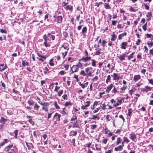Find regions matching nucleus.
I'll return each mask as SVG.
<instances>
[{
  "label": "nucleus",
  "instance_id": "1",
  "mask_svg": "<svg viewBox=\"0 0 153 153\" xmlns=\"http://www.w3.org/2000/svg\"><path fill=\"white\" fill-rule=\"evenodd\" d=\"M43 38L44 40H46L48 41L53 40L55 39V36L51 35L49 33L47 35L45 34L43 36Z\"/></svg>",
  "mask_w": 153,
  "mask_h": 153
},
{
  "label": "nucleus",
  "instance_id": "2",
  "mask_svg": "<svg viewBox=\"0 0 153 153\" xmlns=\"http://www.w3.org/2000/svg\"><path fill=\"white\" fill-rule=\"evenodd\" d=\"M71 69L72 71V73L71 74L73 73L78 71L79 70V68L77 65H74L71 68Z\"/></svg>",
  "mask_w": 153,
  "mask_h": 153
},
{
  "label": "nucleus",
  "instance_id": "3",
  "mask_svg": "<svg viewBox=\"0 0 153 153\" xmlns=\"http://www.w3.org/2000/svg\"><path fill=\"white\" fill-rule=\"evenodd\" d=\"M61 115L60 114H58L57 113H56L54 114L53 117V120H54V118H56V121H59L60 120V118Z\"/></svg>",
  "mask_w": 153,
  "mask_h": 153
},
{
  "label": "nucleus",
  "instance_id": "4",
  "mask_svg": "<svg viewBox=\"0 0 153 153\" xmlns=\"http://www.w3.org/2000/svg\"><path fill=\"white\" fill-rule=\"evenodd\" d=\"M54 17L56 18V21L58 23H60L62 22V16H54Z\"/></svg>",
  "mask_w": 153,
  "mask_h": 153
},
{
  "label": "nucleus",
  "instance_id": "5",
  "mask_svg": "<svg viewBox=\"0 0 153 153\" xmlns=\"http://www.w3.org/2000/svg\"><path fill=\"white\" fill-rule=\"evenodd\" d=\"M87 28L86 26L84 27L82 29V32L81 33L82 34L84 37H86V33L87 31Z\"/></svg>",
  "mask_w": 153,
  "mask_h": 153
},
{
  "label": "nucleus",
  "instance_id": "6",
  "mask_svg": "<svg viewBox=\"0 0 153 153\" xmlns=\"http://www.w3.org/2000/svg\"><path fill=\"white\" fill-rule=\"evenodd\" d=\"M112 76L113 77V80H118L120 79V76H119L118 74L114 73L112 75Z\"/></svg>",
  "mask_w": 153,
  "mask_h": 153
},
{
  "label": "nucleus",
  "instance_id": "7",
  "mask_svg": "<svg viewBox=\"0 0 153 153\" xmlns=\"http://www.w3.org/2000/svg\"><path fill=\"white\" fill-rule=\"evenodd\" d=\"M69 48L66 45H62V47L60 48V50L62 51H68Z\"/></svg>",
  "mask_w": 153,
  "mask_h": 153
},
{
  "label": "nucleus",
  "instance_id": "8",
  "mask_svg": "<svg viewBox=\"0 0 153 153\" xmlns=\"http://www.w3.org/2000/svg\"><path fill=\"white\" fill-rule=\"evenodd\" d=\"M127 43L126 42H122L121 44V48L122 49H125L127 46Z\"/></svg>",
  "mask_w": 153,
  "mask_h": 153
},
{
  "label": "nucleus",
  "instance_id": "9",
  "mask_svg": "<svg viewBox=\"0 0 153 153\" xmlns=\"http://www.w3.org/2000/svg\"><path fill=\"white\" fill-rule=\"evenodd\" d=\"M113 86L112 84H110L109 86H108L106 90V92L107 93H108L111 90L113 87Z\"/></svg>",
  "mask_w": 153,
  "mask_h": 153
},
{
  "label": "nucleus",
  "instance_id": "10",
  "mask_svg": "<svg viewBox=\"0 0 153 153\" xmlns=\"http://www.w3.org/2000/svg\"><path fill=\"white\" fill-rule=\"evenodd\" d=\"M126 55L125 53H123L120 56H118V57L120 59L121 61H122L125 59V56Z\"/></svg>",
  "mask_w": 153,
  "mask_h": 153
},
{
  "label": "nucleus",
  "instance_id": "11",
  "mask_svg": "<svg viewBox=\"0 0 153 153\" xmlns=\"http://www.w3.org/2000/svg\"><path fill=\"white\" fill-rule=\"evenodd\" d=\"M88 82H87L85 83L82 84L81 82H79V85L83 89H84L85 87L87 86L88 84Z\"/></svg>",
  "mask_w": 153,
  "mask_h": 153
},
{
  "label": "nucleus",
  "instance_id": "12",
  "mask_svg": "<svg viewBox=\"0 0 153 153\" xmlns=\"http://www.w3.org/2000/svg\"><path fill=\"white\" fill-rule=\"evenodd\" d=\"M140 79V76L139 75H134V80L136 82Z\"/></svg>",
  "mask_w": 153,
  "mask_h": 153
},
{
  "label": "nucleus",
  "instance_id": "13",
  "mask_svg": "<svg viewBox=\"0 0 153 153\" xmlns=\"http://www.w3.org/2000/svg\"><path fill=\"white\" fill-rule=\"evenodd\" d=\"M123 149V147L120 145L118 146L117 147H115L114 150L115 151H121Z\"/></svg>",
  "mask_w": 153,
  "mask_h": 153
},
{
  "label": "nucleus",
  "instance_id": "14",
  "mask_svg": "<svg viewBox=\"0 0 153 153\" xmlns=\"http://www.w3.org/2000/svg\"><path fill=\"white\" fill-rule=\"evenodd\" d=\"M122 103V100L121 99L119 100H117V103L114 104V106L116 107L121 104Z\"/></svg>",
  "mask_w": 153,
  "mask_h": 153
},
{
  "label": "nucleus",
  "instance_id": "15",
  "mask_svg": "<svg viewBox=\"0 0 153 153\" xmlns=\"http://www.w3.org/2000/svg\"><path fill=\"white\" fill-rule=\"evenodd\" d=\"M127 35L126 32H124L123 33L119 35L118 36V39L119 40H121L122 38V37L124 36H126Z\"/></svg>",
  "mask_w": 153,
  "mask_h": 153
},
{
  "label": "nucleus",
  "instance_id": "16",
  "mask_svg": "<svg viewBox=\"0 0 153 153\" xmlns=\"http://www.w3.org/2000/svg\"><path fill=\"white\" fill-rule=\"evenodd\" d=\"M89 118L92 120H95L96 119L99 120L100 119V117L98 116V114H97V115H92V117H89Z\"/></svg>",
  "mask_w": 153,
  "mask_h": 153
},
{
  "label": "nucleus",
  "instance_id": "17",
  "mask_svg": "<svg viewBox=\"0 0 153 153\" xmlns=\"http://www.w3.org/2000/svg\"><path fill=\"white\" fill-rule=\"evenodd\" d=\"M72 127L73 128L76 127V128H79V126L78 125V123H77V120H76L75 121H74L73 123V125Z\"/></svg>",
  "mask_w": 153,
  "mask_h": 153
},
{
  "label": "nucleus",
  "instance_id": "18",
  "mask_svg": "<svg viewBox=\"0 0 153 153\" xmlns=\"http://www.w3.org/2000/svg\"><path fill=\"white\" fill-rule=\"evenodd\" d=\"M44 45L46 47H50V46L49 43L48 42V40H45V42H44Z\"/></svg>",
  "mask_w": 153,
  "mask_h": 153
},
{
  "label": "nucleus",
  "instance_id": "19",
  "mask_svg": "<svg viewBox=\"0 0 153 153\" xmlns=\"http://www.w3.org/2000/svg\"><path fill=\"white\" fill-rule=\"evenodd\" d=\"M126 86L124 85H123V87L120 88L121 91H120V93H124L125 92V90L126 89Z\"/></svg>",
  "mask_w": 153,
  "mask_h": 153
},
{
  "label": "nucleus",
  "instance_id": "20",
  "mask_svg": "<svg viewBox=\"0 0 153 153\" xmlns=\"http://www.w3.org/2000/svg\"><path fill=\"white\" fill-rule=\"evenodd\" d=\"M104 7L106 9H111V7L108 3H106L104 4Z\"/></svg>",
  "mask_w": 153,
  "mask_h": 153
},
{
  "label": "nucleus",
  "instance_id": "21",
  "mask_svg": "<svg viewBox=\"0 0 153 153\" xmlns=\"http://www.w3.org/2000/svg\"><path fill=\"white\" fill-rule=\"evenodd\" d=\"M145 88H145L143 89V91L146 92H147L148 91L147 90V89L149 90L150 91L151 90L152 88L148 86H146L145 87Z\"/></svg>",
  "mask_w": 153,
  "mask_h": 153
},
{
  "label": "nucleus",
  "instance_id": "22",
  "mask_svg": "<svg viewBox=\"0 0 153 153\" xmlns=\"http://www.w3.org/2000/svg\"><path fill=\"white\" fill-rule=\"evenodd\" d=\"M34 109L36 111H38L39 109V106L37 105V103H36L34 104Z\"/></svg>",
  "mask_w": 153,
  "mask_h": 153
},
{
  "label": "nucleus",
  "instance_id": "23",
  "mask_svg": "<svg viewBox=\"0 0 153 153\" xmlns=\"http://www.w3.org/2000/svg\"><path fill=\"white\" fill-rule=\"evenodd\" d=\"M117 38V36L115 35L114 32H113L111 38V41H114Z\"/></svg>",
  "mask_w": 153,
  "mask_h": 153
},
{
  "label": "nucleus",
  "instance_id": "24",
  "mask_svg": "<svg viewBox=\"0 0 153 153\" xmlns=\"http://www.w3.org/2000/svg\"><path fill=\"white\" fill-rule=\"evenodd\" d=\"M130 135L131 136V137H130V138L132 139L133 140L134 139L136 138V136L135 134H130Z\"/></svg>",
  "mask_w": 153,
  "mask_h": 153
},
{
  "label": "nucleus",
  "instance_id": "25",
  "mask_svg": "<svg viewBox=\"0 0 153 153\" xmlns=\"http://www.w3.org/2000/svg\"><path fill=\"white\" fill-rule=\"evenodd\" d=\"M68 53V51H62L61 52V53L62 56V57L63 59H64L66 56L67 55Z\"/></svg>",
  "mask_w": 153,
  "mask_h": 153
},
{
  "label": "nucleus",
  "instance_id": "26",
  "mask_svg": "<svg viewBox=\"0 0 153 153\" xmlns=\"http://www.w3.org/2000/svg\"><path fill=\"white\" fill-rule=\"evenodd\" d=\"M147 45L148 47L150 48L153 45V42L148 41L147 42Z\"/></svg>",
  "mask_w": 153,
  "mask_h": 153
},
{
  "label": "nucleus",
  "instance_id": "27",
  "mask_svg": "<svg viewBox=\"0 0 153 153\" xmlns=\"http://www.w3.org/2000/svg\"><path fill=\"white\" fill-rule=\"evenodd\" d=\"M7 121V119L4 118L3 117H1V119L0 120V122L1 123H3V124L5 123V122Z\"/></svg>",
  "mask_w": 153,
  "mask_h": 153
},
{
  "label": "nucleus",
  "instance_id": "28",
  "mask_svg": "<svg viewBox=\"0 0 153 153\" xmlns=\"http://www.w3.org/2000/svg\"><path fill=\"white\" fill-rule=\"evenodd\" d=\"M110 80L111 76L110 75H108L107 76V78L106 80V83L108 84L109 82H110Z\"/></svg>",
  "mask_w": 153,
  "mask_h": 153
},
{
  "label": "nucleus",
  "instance_id": "29",
  "mask_svg": "<svg viewBox=\"0 0 153 153\" xmlns=\"http://www.w3.org/2000/svg\"><path fill=\"white\" fill-rule=\"evenodd\" d=\"M134 53V52H132L130 55L128 56V60H130L131 59L133 58Z\"/></svg>",
  "mask_w": 153,
  "mask_h": 153
},
{
  "label": "nucleus",
  "instance_id": "30",
  "mask_svg": "<svg viewBox=\"0 0 153 153\" xmlns=\"http://www.w3.org/2000/svg\"><path fill=\"white\" fill-rule=\"evenodd\" d=\"M121 138L120 137H118L117 138V141L116 142L117 145H118L121 142Z\"/></svg>",
  "mask_w": 153,
  "mask_h": 153
},
{
  "label": "nucleus",
  "instance_id": "31",
  "mask_svg": "<svg viewBox=\"0 0 153 153\" xmlns=\"http://www.w3.org/2000/svg\"><path fill=\"white\" fill-rule=\"evenodd\" d=\"M37 54L39 57H42V58L44 59H45L47 57V56H42L39 54V53H37Z\"/></svg>",
  "mask_w": 153,
  "mask_h": 153
},
{
  "label": "nucleus",
  "instance_id": "32",
  "mask_svg": "<svg viewBox=\"0 0 153 153\" xmlns=\"http://www.w3.org/2000/svg\"><path fill=\"white\" fill-rule=\"evenodd\" d=\"M80 74L81 75H83V76H85L87 75V74L85 73L83 70H82L81 72H80Z\"/></svg>",
  "mask_w": 153,
  "mask_h": 153
},
{
  "label": "nucleus",
  "instance_id": "33",
  "mask_svg": "<svg viewBox=\"0 0 153 153\" xmlns=\"http://www.w3.org/2000/svg\"><path fill=\"white\" fill-rule=\"evenodd\" d=\"M131 110V108H129L128 109V112L127 114V115L128 116H130L131 115V114L132 113Z\"/></svg>",
  "mask_w": 153,
  "mask_h": 153
},
{
  "label": "nucleus",
  "instance_id": "34",
  "mask_svg": "<svg viewBox=\"0 0 153 153\" xmlns=\"http://www.w3.org/2000/svg\"><path fill=\"white\" fill-rule=\"evenodd\" d=\"M68 0H67V1H63L62 4L63 6H64L68 4Z\"/></svg>",
  "mask_w": 153,
  "mask_h": 153
},
{
  "label": "nucleus",
  "instance_id": "35",
  "mask_svg": "<svg viewBox=\"0 0 153 153\" xmlns=\"http://www.w3.org/2000/svg\"><path fill=\"white\" fill-rule=\"evenodd\" d=\"M66 7H67V8H66L67 10L68 9V10H70V11H71L72 10V7L71 6L69 5H67L66 6Z\"/></svg>",
  "mask_w": 153,
  "mask_h": 153
},
{
  "label": "nucleus",
  "instance_id": "36",
  "mask_svg": "<svg viewBox=\"0 0 153 153\" xmlns=\"http://www.w3.org/2000/svg\"><path fill=\"white\" fill-rule=\"evenodd\" d=\"M27 103L29 104L30 105H33L34 104V102L33 101L28 100L27 101Z\"/></svg>",
  "mask_w": 153,
  "mask_h": 153
},
{
  "label": "nucleus",
  "instance_id": "37",
  "mask_svg": "<svg viewBox=\"0 0 153 153\" xmlns=\"http://www.w3.org/2000/svg\"><path fill=\"white\" fill-rule=\"evenodd\" d=\"M92 63H91V65H92L93 66L95 67L96 66V61L94 59H92Z\"/></svg>",
  "mask_w": 153,
  "mask_h": 153
},
{
  "label": "nucleus",
  "instance_id": "38",
  "mask_svg": "<svg viewBox=\"0 0 153 153\" xmlns=\"http://www.w3.org/2000/svg\"><path fill=\"white\" fill-rule=\"evenodd\" d=\"M146 16L147 17L151 18L152 16L151 12H148L146 14Z\"/></svg>",
  "mask_w": 153,
  "mask_h": 153
},
{
  "label": "nucleus",
  "instance_id": "39",
  "mask_svg": "<svg viewBox=\"0 0 153 153\" xmlns=\"http://www.w3.org/2000/svg\"><path fill=\"white\" fill-rule=\"evenodd\" d=\"M54 105L55 107L57 109H60V107L58 105L57 102H54Z\"/></svg>",
  "mask_w": 153,
  "mask_h": 153
},
{
  "label": "nucleus",
  "instance_id": "40",
  "mask_svg": "<svg viewBox=\"0 0 153 153\" xmlns=\"http://www.w3.org/2000/svg\"><path fill=\"white\" fill-rule=\"evenodd\" d=\"M63 34L65 38H66L68 36V33L66 31H64L63 33Z\"/></svg>",
  "mask_w": 153,
  "mask_h": 153
},
{
  "label": "nucleus",
  "instance_id": "41",
  "mask_svg": "<svg viewBox=\"0 0 153 153\" xmlns=\"http://www.w3.org/2000/svg\"><path fill=\"white\" fill-rule=\"evenodd\" d=\"M91 128L92 129L94 130L97 127V125H91Z\"/></svg>",
  "mask_w": 153,
  "mask_h": 153
},
{
  "label": "nucleus",
  "instance_id": "42",
  "mask_svg": "<svg viewBox=\"0 0 153 153\" xmlns=\"http://www.w3.org/2000/svg\"><path fill=\"white\" fill-rule=\"evenodd\" d=\"M82 60H83L85 62H87L88 61L87 56L86 57H83L80 59L81 61Z\"/></svg>",
  "mask_w": 153,
  "mask_h": 153
},
{
  "label": "nucleus",
  "instance_id": "43",
  "mask_svg": "<svg viewBox=\"0 0 153 153\" xmlns=\"http://www.w3.org/2000/svg\"><path fill=\"white\" fill-rule=\"evenodd\" d=\"M72 105L71 103L70 102H66L65 104V105L66 107L68 106L69 105Z\"/></svg>",
  "mask_w": 153,
  "mask_h": 153
},
{
  "label": "nucleus",
  "instance_id": "44",
  "mask_svg": "<svg viewBox=\"0 0 153 153\" xmlns=\"http://www.w3.org/2000/svg\"><path fill=\"white\" fill-rule=\"evenodd\" d=\"M106 105L105 103L102 104V105L101 106L102 109L104 110L106 109Z\"/></svg>",
  "mask_w": 153,
  "mask_h": 153
},
{
  "label": "nucleus",
  "instance_id": "45",
  "mask_svg": "<svg viewBox=\"0 0 153 153\" xmlns=\"http://www.w3.org/2000/svg\"><path fill=\"white\" fill-rule=\"evenodd\" d=\"M63 91L62 90H60L58 92V95L59 96H61V95L63 93Z\"/></svg>",
  "mask_w": 153,
  "mask_h": 153
},
{
  "label": "nucleus",
  "instance_id": "46",
  "mask_svg": "<svg viewBox=\"0 0 153 153\" xmlns=\"http://www.w3.org/2000/svg\"><path fill=\"white\" fill-rule=\"evenodd\" d=\"M64 67L66 70H68L69 67V65L68 64H65L64 65Z\"/></svg>",
  "mask_w": 153,
  "mask_h": 153
},
{
  "label": "nucleus",
  "instance_id": "47",
  "mask_svg": "<svg viewBox=\"0 0 153 153\" xmlns=\"http://www.w3.org/2000/svg\"><path fill=\"white\" fill-rule=\"evenodd\" d=\"M18 130H16L14 131V133H15V137L16 138H17V135H18Z\"/></svg>",
  "mask_w": 153,
  "mask_h": 153
},
{
  "label": "nucleus",
  "instance_id": "48",
  "mask_svg": "<svg viewBox=\"0 0 153 153\" xmlns=\"http://www.w3.org/2000/svg\"><path fill=\"white\" fill-rule=\"evenodd\" d=\"M123 138L124 139V142H126L127 143H128L129 142V140L127 137H124Z\"/></svg>",
  "mask_w": 153,
  "mask_h": 153
},
{
  "label": "nucleus",
  "instance_id": "49",
  "mask_svg": "<svg viewBox=\"0 0 153 153\" xmlns=\"http://www.w3.org/2000/svg\"><path fill=\"white\" fill-rule=\"evenodd\" d=\"M134 91V90L131 89L129 91V92L131 95H132Z\"/></svg>",
  "mask_w": 153,
  "mask_h": 153
},
{
  "label": "nucleus",
  "instance_id": "50",
  "mask_svg": "<svg viewBox=\"0 0 153 153\" xmlns=\"http://www.w3.org/2000/svg\"><path fill=\"white\" fill-rule=\"evenodd\" d=\"M28 121L32 125H33L34 124V122L32 119H29L28 120Z\"/></svg>",
  "mask_w": 153,
  "mask_h": 153
},
{
  "label": "nucleus",
  "instance_id": "51",
  "mask_svg": "<svg viewBox=\"0 0 153 153\" xmlns=\"http://www.w3.org/2000/svg\"><path fill=\"white\" fill-rule=\"evenodd\" d=\"M146 36L147 38H152V36H153V35L152 34H148V33H147L146 34Z\"/></svg>",
  "mask_w": 153,
  "mask_h": 153
},
{
  "label": "nucleus",
  "instance_id": "52",
  "mask_svg": "<svg viewBox=\"0 0 153 153\" xmlns=\"http://www.w3.org/2000/svg\"><path fill=\"white\" fill-rule=\"evenodd\" d=\"M112 93L115 94L116 93L118 92V91L116 90V88H113L112 91Z\"/></svg>",
  "mask_w": 153,
  "mask_h": 153
},
{
  "label": "nucleus",
  "instance_id": "53",
  "mask_svg": "<svg viewBox=\"0 0 153 153\" xmlns=\"http://www.w3.org/2000/svg\"><path fill=\"white\" fill-rule=\"evenodd\" d=\"M10 149L6 146L4 149V150L7 152H8L10 150Z\"/></svg>",
  "mask_w": 153,
  "mask_h": 153
},
{
  "label": "nucleus",
  "instance_id": "54",
  "mask_svg": "<svg viewBox=\"0 0 153 153\" xmlns=\"http://www.w3.org/2000/svg\"><path fill=\"white\" fill-rule=\"evenodd\" d=\"M0 32L2 33H7V32L5 30L3 29H0Z\"/></svg>",
  "mask_w": 153,
  "mask_h": 153
},
{
  "label": "nucleus",
  "instance_id": "55",
  "mask_svg": "<svg viewBox=\"0 0 153 153\" xmlns=\"http://www.w3.org/2000/svg\"><path fill=\"white\" fill-rule=\"evenodd\" d=\"M75 139L74 138L72 139L71 141V143H73V145L74 146H75Z\"/></svg>",
  "mask_w": 153,
  "mask_h": 153
},
{
  "label": "nucleus",
  "instance_id": "56",
  "mask_svg": "<svg viewBox=\"0 0 153 153\" xmlns=\"http://www.w3.org/2000/svg\"><path fill=\"white\" fill-rule=\"evenodd\" d=\"M62 97H63V99L64 100H67V99L68 96L66 94H65L63 95L62 96Z\"/></svg>",
  "mask_w": 153,
  "mask_h": 153
},
{
  "label": "nucleus",
  "instance_id": "57",
  "mask_svg": "<svg viewBox=\"0 0 153 153\" xmlns=\"http://www.w3.org/2000/svg\"><path fill=\"white\" fill-rule=\"evenodd\" d=\"M141 42V41L139 39H138L137 40V42H136V44L137 45H138L140 44V43Z\"/></svg>",
  "mask_w": 153,
  "mask_h": 153
},
{
  "label": "nucleus",
  "instance_id": "58",
  "mask_svg": "<svg viewBox=\"0 0 153 153\" xmlns=\"http://www.w3.org/2000/svg\"><path fill=\"white\" fill-rule=\"evenodd\" d=\"M144 48L145 49V51H144L146 53H147L148 51V48L146 47V46H144Z\"/></svg>",
  "mask_w": 153,
  "mask_h": 153
},
{
  "label": "nucleus",
  "instance_id": "59",
  "mask_svg": "<svg viewBox=\"0 0 153 153\" xmlns=\"http://www.w3.org/2000/svg\"><path fill=\"white\" fill-rule=\"evenodd\" d=\"M73 120H75L76 121V120H77V118L76 117V116H75V117H74V118H72L71 119V121H73Z\"/></svg>",
  "mask_w": 153,
  "mask_h": 153
},
{
  "label": "nucleus",
  "instance_id": "60",
  "mask_svg": "<svg viewBox=\"0 0 153 153\" xmlns=\"http://www.w3.org/2000/svg\"><path fill=\"white\" fill-rule=\"evenodd\" d=\"M100 51H96V53H95V55H99L100 54Z\"/></svg>",
  "mask_w": 153,
  "mask_h": 153
},
{
  "label": "nucleus",
  "instance_id": "61",
  "mask_svg": "<svg viewBox=\"0 0 153 153\" xmlns=\"http://www.w3.org/2000/svg\"><path fill=\"white\" fill-rule=\"evenodd\" d=\"M100 109V108H97L94 111L93 113H95L98 111Z\"/></svg>",
  "mask_w": 153,
  "mask_h": 153
},
{
  "label": "nucleus",
  "instance_id": "62",
  "mask_svg": "<svg viewBox=\"0 0 153 153\" xmlns=\"http://www.w3.org/2000/svg\"><path fill=\"white\" fill-rule=\"evenodd\" d=\"M60 87H58L57 86H56L55 87L54 91L56 92H57L58 91Z\"/></svg>",
  "mask_w": 153,
  "mask_h": 153
},
{
  "label": "nucleus",
  "instance_id": "63",
  "mask_svg": "<svg viewBox=\"0 0 153 153\" xmlns=\"http://www.w3.org/2000/svg\"><path fill=\"white\" fill-rule=\"evenodd\" d=\"M117 22V21L113 20L112 21V24L113 25H115Z\"/></svg>",
  "mask_w": 153,
  "mask_h": 153
},
{
  "label": "nucleus",
  "instance_id": "64",
  "mask_svg": "<svg viewBox=\"0 0 153 153\" xmlns=\"http://www.w3.org/2000/svg\"><path fill=\"white\" fill-rule=\"evenodd\" d=\"M148 80L149 81V83L153 85V81L152 80V79H148Z\"/></svg>",
  "mask_w": 153,
  "mask_h": 153
}]
</instances>
